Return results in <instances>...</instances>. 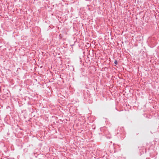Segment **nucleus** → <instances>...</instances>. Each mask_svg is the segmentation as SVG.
Segmentation results:
<instances>
[{
    "label": "nucleus",
    "instance_id": "1",
    "mask_svg": "<svg viewBox=\"0 0 159 159\" xmlns=\"http://www.w3.org/2000/svg\"><path fill=\"white\" fill-rule=\"evenodd\" d=\"M114 64H116V65H117V64H118V62H117V60H115V61H114Z\"/></svg>",
    "mask_w": 159,
    "mask_h": 159
},
{
    "label": "nucleus",
    "instance_id": "2",
    "mask_svg": "<svg viewBox=\"0 0 159 159\" xmlns=\"http://www.w3.org/2000/svg\"><path fill=\"white\" fill-rule=\"evenodd\" d=\"M92 127L93 128L95 129V126L94 125H92Z\"/></svg>",
    "mask_w": 159,
    "mask_h": 159
},
{
    "label": "nucleus",
    "instance_id": "3",
    "mask_svg": "<svg viewBox=\"0 0 159 159\" xmlns=\"http://www.w3.org/2000/svg\"><path fill=\"white\" fill-rule=\"evenodd\" d=\"M121 129H123V128H121Z\"/></svg>",
    "mask_w": 159,
    "mask_h": 159
}]
</instances>
